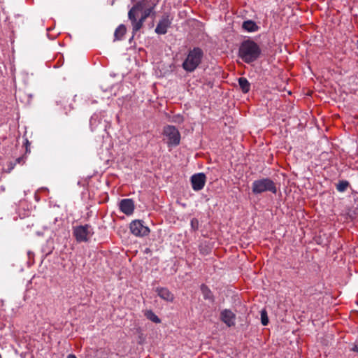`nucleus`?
Masks as SVG:
<instances>
[{
	"label": "nucleus",
	"mask_w": 358,
	"mask_h": 358,
	"mask_svg": "<svg viewBox=\"0 0 358 358\" xmlns=\"http://www.w3.org/2000/svg\"><path fill=\"white\" fill-rule=\"evenodd\" d=\"M172 19L169 18V15L164 13L159 20L155 28V33L159 35H164L167 33L168 28L171 27Z\"/></svg>",
	"instance_id": "nucleus-8"
},
{
	"label": "nucleus",
	"mask_w": 358,
	"mask_h": 358,
	"mask_svg": "<svg viewBox=\"0 0 358 358\" xmlns=\"http://www.w3.org/2000/svg\"><path fill=\"white\" fill-rule=\"evenodd\" d=\"M261 322L264 326H266L268 324V317L265 310L261 311Z\"/></svg>",
	"instance_id": "nucleus-23"
},
{
	"label": "nucleus",
	"mask_w": 358,
	"mask_h": 358,
	"mask_svg": "<svg viewBox=\"0 0 358 358\" xmlns=\"http://www.w3.org/2000/svg\"><path fill=\"white\" fill-rule=\"evenodd\" d=\"M262 54L259 45L252 39L243 41L238 48V56L246 64L257 60Z\"/></svg>",
	"instance_id": "nucleus-1"
},
{
	"label": "nucleus",
	"mask_w": 358,
	"mask_h": 358,
	"mask_svg": "<svg viewBox=\"0 0 358 358\" xmlns=\"http://www.w3.org/2000/svg\"><path fill=\"white\" fill-rule=\"evenodd\" d=\"M200 289H201V294L203 295V297L205 300H208L209 301H210L212 303L214 302V300H215L214 295H213V292H211V290L209 289V287L206 285L202 284L200 286Z\"/></svg>",
	"instance_id": "nucleus-15"
},
{
	"label": "nucleus",
	"mask_w": 358,
	"mask_h": 358,
	"mask_svg": "<svg viewBox=\"0 0 358 358\" xmlns=\"http://www.w3.org/2000/svg\"><path fill=\"white\" fill-rule=\"evenodd\" d=\"M132 1H135L136 0H131Z\"/></svg>",
	"instance_id": "nucleus-33"
},
{
	"label": "nucleus",
	"mask_w": 358,
	"mask_h": 358,
	"mask_svg": "<svg viewBox=\"0 0 358 358\" xmlns=\"http://www.w3.org/2000/svg\"><path fill=\"white\" fill-rule=\"evenodd\" d=\"M242 29L247 32H255L259 29V27L252 20H247L243 22Z\"/></svg>",
	"instance_id": "nucleus-14"
},
{
	"label": "nucleus",
	"mask_w": 358,
	"mask_h": 358,
	"mask_svg": "<svg viewBox=\"0 0 358 358\" xmlns=\"http://www.w3.org/2000/svg\"><path fill=\"white\" fill-rule=\"evenodd\" d=\"M157 295L163 300L167 302H173L174 300L173 294L166 287H157L155 289Z\"/></svg>",
	"instance_id": "nucleus-12"
},
{
	"label": "nucleus",
	"mask_w": 358,
	"mask_h": 358,
	"mask_svg": "<svg viewBox=\"0 0 358 358\" xmlns=\"http://www.w3.org/2000/svg\"><path fill=\"white\" fill-rule=\"evenodd\" d=\"M191 228L193 231H196L199 229V222L196 218H192L190 222Z\"/></svg>",
	"instance_id": "nucleus-24"
},
{
	"label": "nucleus",
	"mask_w": 358,
	"mask_h": 358,
	"mask_svg": "<svg viewBox=\"0 0 358 358\" xmlns=\"http://www.w3.org/2000/svg\"><path fill=\"white\" fill-rule=\"evenodd\" d=\"M136 34H134V33L132 32V36L129 39V43H131V41H133L134 39V37Z\"/></svg>",
	"instance_id": "nucleus-28"
},
{
	"label": "nucleus",
	"mask_w": 358,
	"mask_h": 358,
	"mask_svg": "<svg viewBox=\"0 0 358 358\" xmlns=\"http://www.w3.org/2000/svg\"><path fill=\"white\" fill-rule=\"evenodd\" d=\"M26 143L28 144L29 143V141L27 139H26Z\"/></svg>",
	"instance_id": "nucleus-32"
},
{
	"label": "nucleus",
	"mask_w": 358,
	"mask_h": 358,
	"mask_svg": "<svg viewBox=\"0 0 358 358\" xmlns=\"http://www.w3.org/2000/svg\"><path fill=\"white\" fill-rule=\"evenodd\" d=\"M266 192L273 194L277 193V187L275 182L270 178H262L253 181L252 184V192L255 195H259Z\"/></svg>",
	"instance_id": "nucleus-3"
},
{
	"label": "nucleus",
	"mask_w": 358,
	"mask_h": 358,
	"mask_svg": "<svg viewBox=\"0 0 358 358\" xmlns=\"http://www.w3.org/2000/svg\"><path fill=\"white\" fill-rule=\"evenodd\" d=\"M240 89L242 92L245 94L248 93L250 90V83L248 79L245 77H241L238 80Z\"/></svg>",
	"instance_id": "nucleus-17"
},
{
	"label": "nucleus",
	"mask_w": 358,
	"mask_h": 358,
	"mask_svg": "<svg viewBox=\"0 0 358 358\" xmlns=\"http://www.w3.org/2000/svg\"><path fill=\"white\" fill-rule=\"evenodd\" d=\"M203 57L204 52L201 48H190L182 64V69L188 73L194 71L201 64Z\"/></svg>",
	"instance_id": "nucleus-2"
},
{
	"label": "nucleus",
	"mask_w": 358,
	"mask_h": 358,
	"mask_svg": "<svg viewBox=\"0 0 358 358\" xmlns=\"http://www.w3.org/2000/svg\"><path fill=\"white\" fill-rule=\"evenodd\" d=\"M94 233L92 227L88 224L73 227V235L78 243L88 242Z\"/></svg>",
	"instance_id": "nucleus-6"
},
{
	"label": "nucleus",
	"mask_w": 358,
	"mask_h": 358,
	"mask_svg": "<svg viewBox=\"0 0 358 358\" xmlns=\"http://www.w3.org/2000/svg\"><path fill=\"white\" fill-rule=\"evenodd\" d=\"M192 187L194 191H200L205 186L206 176L203 173H198L192 176L190 178Z\"/></svg>",
	"instance_id": "nucleus-9"
},
{
	"label": "nucleus",
	"mask_w": 358,
	"mask_h": 358,
	"mask_svg": "<svg viewBox=\"0 0 358 358\" xmlns=\"http://www.w3.org/2000/svg\"><path fill=\"white\" fill-rule=\"evenodd\" d=\"M347 217L351 220H355L358 217V206H352L347 210Z\"/></svg>",
	"instance_id": "nucleus-19"
},
{
	"label": "nucleus",
	"mask_w": 358,
	"mask_h": 358,
	"mask_svg": "<svg viewBox=\"0 0 358 358\" xmlns=\"http://www.w3.org/2000/svg\"><path fill=\"white\" fill-rule=\"evenodd\" d=\"M144 315L146 317L148 320L152 321V322H155L156 324L161 322V320L152 310H146L144 312Z\"/></svg>",
	"instance_id": "nucleus-18"
},
{
	"label": "nucleus",
	"mask_w": 358,
	"mask_h": 358,
	"mask_svg": "<svg viewBox=\"0 0 358 358\" xmlns=\"http://www.w3.org/2000/svg\"><path fill=\"white\" fill-rule=\"evenodd\" d=\"M129 229L132 234L136 236L143 237L148 236L150 233L148 227L144 225V222L140 220H135L130 223Z\"/></svg>",
	"instance_id": "nucleus-7"
},
{
	"label": "nucleus",
	"mask_w": 358,
	"mask_h": 358,
	"mask_svg": "<svg viewBox=\"0 0 358 358\" xmlns=\"http://www.w3.org/2000/svg\"><path fill=\"white\" fill-rule=\"evenodd\" d=\"M120 210L127 215H131L135 208L134 202L131 199H124L120 202Z\"/></svg>",
	"instance_id": "nucleus-11"
},
{
	"label": "nucleus",
	"mask_w": 358,
	"mask_h": 358,
	"mask_svg": "<svg viewBox=\"0 0 358 358\" xmlns=\"http://www.w3.org/2000/svg\"><path fill=\"white\" fill-rule=\"evenodd\" d=\"M154 26V21L152 20V23L150 24V27H152Z\"/></svg>",
	"instance_id": "nucleus-31"
},
{
	"label": "nucleus",
	"mask_w": 358,
	"mask_h": 358,
	"mask_svg": "<svg viewBox=\"0 0 358 358\" xmlns=\"http://www.w3.org/2000/svg\"><path fill=\"white\" fill-rule=\"evenodd\" d=\"M357 44H358V41H357Z\"/></svg>",
	"instance_id": "nucleus-34"
},
{
	"label": "nucleus",
	"mask_w": 358,
	"mask_h": 358,
	"mask_svg": "<svg viewBox=\"0 0 358 358\" xmlns=\"http://www.w3.org/2000/svg\"><path fill=\"white\" fill-rule=\"evenodd\" d=\"M27 255L29 256V258H31L32 256H34V253L32 252H31V251H29L27 252Z\"/></svg>",
	"instance_id": "nucleus-29"
},
{
	"label": "nucleus",
	"mask_w": 358,
	"mask_h": 358,
	"mask_svg": "<svg viewBox=\"0 0 358 358\" xmlns=\"http://www.w3.org/2000/svg\"><path fill=\"white\" fill-rule=\"evenodd\" d=\"M127 28L123 24H120L114 32V41L122 40L124 34H126Z\"/></svg>",
	"instance_id": "nucleus-16"
},
{
	"label": "nucleus",
	"mask_w": 358,
	"mask_h": 358,
	"mask_svg": "<svg viewBox=\"0 0 358 358\" xmlns=\"http://www.w3.org/2000/svg\"><path fill=\"white\" fill-rule=\"evenodd\" d=\"M155 6L156 3H153L152 6L141 12V16L139 19H137L138 15H134V17L129 18L133 27L134 34H136L142 28L144 22L148 17H152L153 19L155 17L156 13L154 10Z\"/></svg>",
	"instance_id": "nucleus-4"
},
{
	"label": "nucleus",
	"mask_w": 358,
	"mask_h": 358,
	"mask_svg": "<svg viewBox=\"0 0 358 358\" xmlns=\"http://www.w3.org/2000/svg\"><path fill=\"white\" fill-rule=\"evenodd\" d=\"M22 162H24V159L22 157H18L17 159H16V162H15V164L16 163H21Z\"/></svg>",
	"instance_id": "nucleus-26"
},
{
	"label": "nucleus",
	"mask_w": 358,
	"mask_h": 358,
	"mask_svg": "<svg viewBox=\"0 0 358 358\" xmlns=\"http://www.w3.org/2000/svg\"><path fill=\"white\" fill-rule=\"evenodd\" d=\"M162 134L166 138V143L168 148L176 147L180 143V133L175 126H164Z\"/></svg>",
	"instance_id": "nucleus-5"
},
{
	"label": "nucleus",
	"mask_w": 358,
	"mask_h": 358,
	"mask_svg": "<svg viewBox=\"0 0 358 358\" xmlns=\"http://www.w3.org/2000/svg\"><path fill=\"white\" fill-rule=\"evenodd\" d=\"M69 98H66V96H60L57 100L56 103L57 105L62 106L64 110H66V106L69 107V108H71V104L69 103Z\"/></svg>",
	"instance_id": "nucleus-20"
},
{
	"label": "nucleus",
	"mask_w": 358,
	"mask_h": 358,
	"mask_svg": "<svg viewBox=\"0 0 358 358\" xmlns=\"http://www.w3.org/2000/svg\"><path fill=\"white\" fill-rule=\"evenodd\" d=\"M100 122V119L99 118V116L96 114H94L91 116V118L90 120V126L92 131H94L95 127L97 126L98 123Z\"/></svg>",
	"instance_id": "nucleus-22"
},
{
	"label": "nucleus",
	"mask_w": 358,
	"mask_h": 358,
	"mask_svg": "<svg viewBox=\"0 0 358 358\" xmlns=\"http://www.w3.org/2000/svg\"><path fill=\"white\" fill-rule=\"evenodd\" d=\"M176 118L180 119L181 121L182 120V118L180 115L176 116Z\"/></svg>",
	"instance_id": "nucleus-30"
},
{
	"label": "nucleus",
	"mask_w": 358,
	"mask_h": 358,
	"mask_svg": "<svg viewBox=\"0 0 358 358\" xmlns=\"http://www.w3.org/2000/svg\"><path fill=\"white\" fill-rule=\"evenodd\" d=\"M15 165V163L9 162L8 164V170L6 171L8 173H10L13 169Z\"/></svg>",
	"instance_id": "nucleus-25"
},
{
	"label": "nucleus",
	"mask_w": 358,
	"mask_h": 358,
	"mask_svg": "<svg viewBox=\"0 0 358 358\" xmlns=\"http://www.w3.org/2000/svg\"><path fill=\"white\" fill-rule=\"evenodd\" d=\"M350 185L348 180H340L336 185V189L340 192H344Z\"/></svg>",
	"instance_id": "nucleus-21"
},
{
	"label": "nucleus",
	"mask_w": 358,
	"mask_h": 358,
	"mask_svg": "<svg viewBox=\"0 0 358 358\" xmlns=\"http://www.w3.org/2000/svg\"><path fill=\"white\" fill-rule=\"evenodd\" d=\"M220 320L228 327H231L236 324V315L230 309H224L220 312Z\"/></svg>",
	"instance_id": "nucleus-10"
},
{
	"label": "nucleus",
	"mask_w": 358,
	"mask_h": 358,
	"mask_svg": "<svg viewBox=\"0 0 358 358\" xmlns=\"http://www.w3.org/2000/svg\"><path fill=\"white\" fill-rule=\"evenodd\" d=\"M146 0L137 1L129 10L128 18L134 17V15H138V13L147 8Z\"/></svg>",
	"instance_id": "nucleus-13"
},
{
	"label": "nucleus",
	"mask_w": 358,
	"mask_h": 358,
	"mask_svg": "<svg viewBox=\"0 0 358 358\" xmlns=\"http://www.w3.org/2000/svg\"><path fill=\"white\" fill-rule=\"evenodd\" d=\"M66 358H77L76 356L75 355H73V354H70L67 356Z\"/></svg>",
	"instance_id": "nucleus-27"
}]
</instances>
